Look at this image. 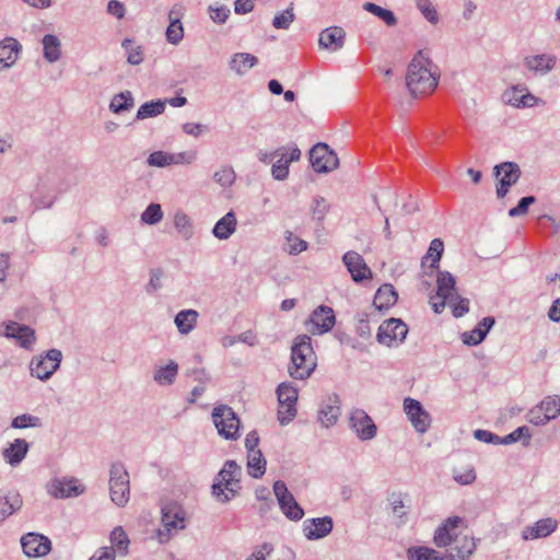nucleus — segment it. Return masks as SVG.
<instances>
[{
  "label": "nucleus",
  "mask_w": 560,
  "mask_h": 560,
  "mask_svg": "<svg viewBox=\"0 0 560 560\" xmlns=\"http://www.w3.org/2000/svg\"><path fill=\"white\" fill-rule=\"evenodd\" d=\"M210 19L215 23H225L230 16V9L225 5L221 7H209Z\"/></svg>",
  "instance_id": "obj_56"
},
{
  "label": "nucleus",
  "mask_w": 560,
  "mask_h": 560,
  "mask_svg": "<svg viewBox=\"0 0 560 560\" xmlns=\"http://www.w3.org/2000/svg\"><path fill=\"white\" fill-rule=\"evenodd\" d=\"M319 46L328 50H338L345 42V31L341 27H328L319 35Z\"/></svg>",
  "instance_id": "obj_30"
},
{
  "label": "nucleus",
  "mask_w": 560,
  "mask_h": 560,
  "mask_svg": "<svg viewBox=\"0 0 560 560\" xmlns=\"http://www.w3.org/2000/svg\"><path fill=\"white\" fill-rule=\"evenodd\" d=\"M502 101L515 108H528L537 105L539 100L528 91L526 85L516 84L503 92Z\"/></svg>",
  "instance_id": "obj_15"
},
{
  "label": "nucleus",
  "mask_w": 560,
  "mask_h": 560,
  "mask_svg": "<svg viewBox=\"0 0 560 560\" xmlns=\"http://www.w3.org/2000/svg\"><path fill=\"white\" fill-rule=\"evenodd\" d=\"M536 202L534 196L524 197L518 201V205L509 210V215L512 218L524 215L528 212L529 206Z\"/></svg>",
  "instance_id": "obj_53"
},
{
  "label": "nucleus",
  "mask_w": 560,
  "mask_h": 560,
  "mask_svg": "<svg viewBox=\"0 0 560 560\" xmlns=\"http://www.w3.org/2000/svg\"><path fill=\"white\" fill-rule=\"evenodd\" d=\"M328 210V203L326 200L322 197H317L314 199V206H313V215L317 220H323L326 212Z\"/></svg>",
  "instance_id": "obj_61"
},
{
  "label": "nucleus",
  "mask_w": 560,
  "mask_h": 560,
  "mask_svg": "<svg viewBox=\"0 0 560 560\" xmlns=\"http://www.w3.org/2000/svg\"><path fill=\"white\" fill-rule=\"evenodd\" d=\"M214 179L222 186H230L235 179V173L231 167H223L215 172Z\"/></svg>",
  "instance_id": "obj_57"
},
{
  "label": "nucleus",
  "mask_w": 560,
  "mask_h": 560,
  "mask_svg": "<svg viewBox=\"0 0 560 560\" xmlns=\"http://www.w3.org/2000/svg\"><path fill=\"white\" fill-rule=\"evenodd\" d=\"M212 419L221 436L226 440L238 438L240 419L231 407L226 405L215 407L212 411Z\"/></svg>",
  "instance_id": "obj_5"
},
{
  "label": "nucleus",
  "mask_w": 560,
  "mask_h": 560,
  "mask_svg": "<svg viewBox=\"0 0 560 560\" xmlns=\"http://www.w3.org/2000/svg\"><path fill=\"white\" fill-rule=\"evenodd\" d=\"M3 328V331H0L1 335L16 339L18 343L25 349H30L35 342V331L26 325L9 322Z\"/></svg>",
  "instance_id": "obj_22"
},
{
  "label": "nucleus",
  "mask_w": 560,
  "mask_h": 560,
  "mask_svg": "<svg viewBox=\"0 0 560 560\" xmlns=\"http://www.w3.org/2000/svg\"><path fill=\"white\" fill-rule=\"evenodd\" d=\"M42 420L38 417L24 413L21 416L15 417L12 420L11 427L15 429H24L28 427H40Z\"/></svg>",
  "instance_id": "obj_51"
},
{
  "label": "nucleus",
  "mask_w": 560,
  "mask_h": 560,
  "mask_svg": "<svg viewBox=\"0 0 560 560\" xmlns=\"http://www.w3.org/2000/svg\"><path fill=\"white\" fill-rule=\"evenodd\" d=\"M247 458L248 474L254 478H260L266 470V460L261 451L247 452Z\"/></svg>",
  "instance_id": "obj_37"
},
{
  "label": "nucleus",
  "mask_w": 560,
  "mask_h": 560,
  "mask_svg": "<svg viewBox=\"0 0 560 560\" xmlns=\"http://www.w3.org/2000/svg\"><path fill=\"white\" fill-rule=\"evenodd\" d=\"M398 295L392 284L382 285L375 293L373 304L382 311L387 310L397 302Z\"/></svg>",
  "instance_id": "obj_33"
},
{
  "label": "nucleus",
  "mask_w": 560,
  "mask_h": 560,
  "mask_svg": "<svg viewBox=\"0 0 560 560\" xmlns=\"http://www.w3.org/2000/svg\"><path fill=\"white\" fill-rule=\"evenodd\" d=\"M198 312L195 310H183L175 316V324L183 335L189 334L196 326Z\"/></svg>",
  "instance_id": "obj_35"
},
{
  "label": "nucleus",
  "mask_w": 560,
  "mask_h": 560,
  "mask_svg": "<svg viewBox=\"0 0 560 560\" xmlns=\"http://www.w3.org/2000/svg\"><path fill=\"white\" fill-rule=\"evenodd\" d=\"M363 9L380 18L387 26H395L397 24V19L392 11L384 9L375 3L365 2L363 4Z\"/></svg>",
  "instance_id": "obj_42"
},
{
  "label": "nucleus",
  "mask_w": 560,
  "mask_h": 560,
  "mask_svg": "<svg viewBox=\"0 0 560 560\" xmlns=\"http://www.w3.org/2000/svg\"><path fill=\"white\" fill-rule=\"evenodd\" d=\"M109 491L112 501L125 506L130 497L129 474L122 464H114L109 472Z\"/></svg>",
  "instance_id": "obj_4"
},
{
  "label": "nucleus",
  "mask_w": 560,
  "mask_h": 560,
  "mask_svg": "<svg viewBox=\"0 0 560 560\" xmlns=\"http://www.w3.org/2000/svg\"><path fill=\"white\" fill-rule=\"evenodd\" d=\"M558 521L547 517L537 521L533 526H528L523 532L524 539L545 538L551 535L558 528Z\"/></svg>",
  "instance_id": "obj_26"
},
{
  "label": "nucleus",
  "mask_w": 560,
  "mask_h": 560,
  "mask_svg": "<svg viewBox=\"0 0 560 560\" xmlns=\"http://www.w3.org/2000/svg\"><path fill=\"white\" fill-rule=\"evenodd\" d=\"M255 0H236L234 11L237 14H246L254 10Z\"/></svg>",
  "instance_id": "obj_63"
},
{
  "label": "nucleus",
  "mask_w": 560,
  "mask_h": 560,
  "mask_svg": "<svg viewBox=\"0 0 560 560\" xmlns=\"http://www.w3.org/2000/svg\"><path fill=\"white\" fill-rule=\"evenodd\" d=\"M20 43L12 38L7 37L0 43V69H5L12 66L20 54Z\"/></svg>",
  "instance_id": "obj_27"
},
{
  "label": "nucleus",
  "mask_w": 560,
  "mask_h": 560,
  "mask_svg": "<svg viewBox=\"0 0 560 560\" xmlns=\"http://www.w3.org/2000/svg\"><path fill=\"white\" fill-rule=\"evenodd\" d=\"M408 332L407 325L397 318L385 320L377 331V340L380 343L392 347L401 342Z\"/></svg>",
  "instance_id": "obj_12"
},
{
  "label": "nucleus",
  "mask_w": 560,
  "mask_h": 560,
  "mask_svg": "<svg viewBox=\"0 0 560 560\" xmlns=\"http://www.w3.org/2000/svg\"><path fill=\"white\" fill-rule=\"evenodd\" d=\"M122 46L127 50V61L130 65H140L143 60V51L140 46L133 47V43L130 39H125Z\"/></svg>",
  "instance_id": "obj_50"
},
{
  "label": "nucleus",
  "mask_w": 560,
  "mask_h": 560,
  "mask_svg": "<svg viewBox=\"0 0 560 560\" xmlns=\"http://www.w3.org/2000/svg\"><path fill=\"white\" fill-rule=\"evenodd\" d=\"M115 550L108 547H102L89 560H115Z\"/></svg>",
  "instance_id": "obj_64"
},
{
  "label": "nucleus",
  "mask_w": 560,
  "mask_h": 560,
  "mask_svg": "<svg viewBox=\"0 0 560 560\" xmlns=\"http://www.w3.org/2000/svg\"><path fill=\"white\" fill-rule=\"evenodd\" d=\"M450 304L453 306V315L455 317H460L469 311V301L458 295L457 299Z\"/></svg>",
  "instance_id": "obj_62"
},
{
  "label": "nucleus",
  "mask_w": 560,
  "mask_h": 560,
  "mask_svg": "<svg viewBox=\"0 0 560 560\" xmlns=\"http://www.w3.org/2000/svg\"><path fill=\"white\" fill-rule=\"evenodd\" d=\"M332 530V520L329 516L311 518L304 522V534L310 540L320 539Z\"/></svg>",
  "instance_id": "obj_24"
},
{
  "label": "nucleus",
  "mask_w": 560,
  "mask_h": 560,
  "mask_svg": "<svg viewBox=\"0 0 560 560\" xmlns=\"http://www.w3.org/2000/svg\"><path fill=\"white\" fill-rule=\"evenodd\" d=\"M279 410L278 419L281 423L291 421L296 415L298 389L290 383H281L277 388Z\"/></svg>",
  "instance_id": "obj_7"
},
{
  "label": "nucleus",
  "mask_w": 560,
  "mask_h": 560,
  "mask_svg": "<svg viewBox=\"0 0 560 560\" xmlns=\"http://www.w3.org/2000/svg\"><path fill=\"white\" fill-rule=\"evenodd\" d=\"M44 57L55 62L60 57V42L55 35H45L43 38Z\"/></svg>",
  "instance_id": "obj_40"
},
{
  "label": "nucleus",
  "mask_w": 560,
  "mask_h": 560,
  "mask_svg": "<svg viewBox=\"0 0 560 560\" xmlns=\"http://www.w3.org/2000/svg\"><path fill=\"white\" fill-rule=\"evenodd\" d=\"M436 293L430 298V303L435 313H441L446 303H453L457 299L455 279L450 272H439L436 279Z\"/></svg>",
  "instance_id": "obj_6"
},
{
  "label": "nucleus",
  "mask_w": 560,
  "mask_h": 560,
  "mask_svg": "<svg viewBox=\"0 0 560 560\" xmlns=\"http://www.w3.org/2000/svg\"><path fill=\"white\" fill-rule=\"evenodd\" d=\"M172 153H167L164 151H155L151 153L148 158V163L151 166L164 167L172 165Z\"/></svg>",
  "instance_id": "obj_52"
},
{
  "label": "nucleus",
  "mask_w": 560,
  "mask_h": 560,
  "mask_svg": "<svg viewBox=\"0 0 560 560\" xmlns=\"http://www.w3.org/2000/svg\"><path fill=\"white\" fill-rule=\"evenodd\" d=\"M522 439H526L527 441L530 439L529 430L527 427H520L510 434L505 435L503 439H499V443L510 444L517 442Z\"/></svg>",
  "instance_id": "obj_55"
},
{
  "label": "nucleus",
  "mask_w": 560,
  "mask_h": 560,
  "mask_svg": "<svg viewBox=\"0 0 560 560\" xmlns=\"http://www.w3.org/2000/svg\"><path fill=\"white\" fill-rule=\"evenodd\" d=\"M28 452V443L23 439H15L2 452L4 460L11 466H18Z\"/></svg>",
  "instance_id": "obj_29"
},
{
  "label": "nucleus",
  "mask_w": 560,
  "mask_h": 560,
  "mask_svg": "<svg viewBox=\"0 0 560 560\" xmlns=\"http://www.w3.org/2000/svg\"><path fill=\"white\" fill-rule=\"evenodd\" d=\"M495 176L499 180L497 195L499 198H503L508 194L509 188L518 180L521 170L516 163L504 162L495 166Z\"/></svg>",
  "instance_id": "obj_17"
},
{
  "label": "nucleus",
  "mask_w": 560,
  "mask_h": 560,
  "mask_svg": "<svg viewBox=\"0 0 560 560\" xmlns=\"http://www.w3.org/2000/svg\"><path fill=\"white\" fill-rule=\"evenodd\" d=\"M22 506V499L19 493H11L0 498V523L7 517L20 510Z\"/></svg>",
  "instance_id": "obj_36"
},
{
  "label": "nucleus",
  "mask_w": 560,
  "mask_h": 560,
  "mask_svg": "<svg viewBox=\"0 0 560 560\" xmlns=\"http://www.w3.org/2000/svg\"><path fill=\"white\" fill-rule=\"evenodd\" d=\"M340 416V408L337 405H326L319 411V420L325 427L335 424Z\"/></svg>",
  "instance_id": "obj_46"
},
{
  "label": "nucleus",
  "mask_w": 560,
  "mask_h": 560,
  "mask_svg": "<svg viewBox=\"0 0 560 560\" xmlns=\"http://www.w3.org/2000/svg\"><path fill=\"white\" fill-rule=\"evenodd\" d=\"M174 226L184 240H189L192 236V224L185 212L177 211L174 214Z\"/></svg>",
  "instance_id": "obj_41"
},
{
  "label": "nucleus",
  "mask_w": 560,
  "mask_h": 560,
  "mask_svg": "<svg viewBox=\"0 0 560 560\" xmlns=\"http://www.w3.org/2000/svg\"><path fill=\"white\" fill-rule=\"evenodd\" d=\"M165 109V103L161 101L149 102L141 105L137 113L138 119H144L162 114Z\"/></svg>",
  "instance_id": "obj_44"
},
{
  "label": "nucleus",
  "mask_w": 560,
  "mask_h": 560,
  "mask_svg": "<svg viewBox=\"0 0 560 560\" xmlns=\"http://www.w3.org/2000/svg\"><path fill=\"white\" fill-rule=\"evenodd\" d=\"M23 551L28 557L46 556L51 549L50 540L39 534L28 533L21 539Z\"/></svg>",
  "instance_id": "obj_21"
},
{
  "label": "nucleus",
  "mask_w": 560,
  "mask_h": 560,
  "mask_svg": "<svg viewBox=\"0 0 560 560\" xmlns=\"http://www.w3.org/2000/svg\"><path fill=\"white\" fill-rule=\"evenodd\" d=\"M486 338L485 332L481 331V328H474L469 332L463 334V341L469 346L479 345Z\"/></svg>",
  "instance_id": "obj_58"
},
{
  "label": "nucleus",
  "mask_w": 560,
  "mask_h": 560,
  "mask_svg": "<svg viewBox=\"0 0 560 560\" xmlns=\"http://www.w3.org/2000/svg\"><path fill=\"white\" fill-rule=\"evenodd\" d=\"M49 492L56 498H67L82 493L83 488L75 479L54 480L49 487Z\"/></svg>",
  "instance_id": "obj_28"
},
{
  "label": "nucleus",
  "mask_w": 560,
  "mask_h": 560,
  "mask_svg": "<svg viewBox=\"0 0 560 560\" xmlns=\"http://www.w3.org/2000/svg\"><path fill=\"white\" fill-rule=\"evenodd\" d=\"M162 523L167 533L185 527V512L177 504H167L162 509Z\"/></svg>",
  "instance_id": "obj_23"
},
{
  "label": "nucleus",
  "mask_w": 560,
  "mask_h": 560,
  "mask_svg": "<svg viewBox=\"0 0 560 560\" xmlns=\"http://www.w3.org/2000/svg\"><path fill=\"white\" fill-rule=\"evenodd\" d=\"M178 366L171 362L155 372L154 380L160 384H172L177 375Z\"/></svg>",
  "instance_id": "obj_45"
},
{
  "label": "nucleus",
  "mask_w": 560,
  "mask_h": 560,
  "mask_svg": "<svg viewBox=\"0 0 560 560\" xmlns=\"http://www.w3.org/2000/svg\"><path fill=\"white\" fill-rule=\"evenodd\" d=\"M163 218V212L159 203H151L141 214V220L147 224H156Z\"/></svg>",
  "instance_id": "obj_49"
},
{
  "label": "nucleus",
  "mask_w": 560,
  "mask_h": 560,
  "mask_svg": "<svg viewBox=\"0 0 560 560\" xmlns=\"http://www.w3.org/2000/svg\"><path fill=\"white\" fill-rule=\"evenodd\" d=\"M418 7L429 22H431V23L438 22V20H439L438 12H436L435 8L429 1L421 0L418 3Z\"/></svg>",
  "instance_id": "obj_59"
},
{
  "label": "nucleus",
  "mask_w": 560,
  "mask_h": 560,
  "mask_svg": "<svg viewBox=\"0 0 560 560\" xmlns=\"http://www.w3.org/2000/svg\"><path fill=\"white\" fill-rule=\"evenodd\" d=\"M444 250V244L440 238H434L428 249L425 259L431 260L430 266L436 268Z\"/></svg>",
  "instance_id": "obj_47"
},
{
  "label": "nucleus",
  "mask_w": 560,
  "mask_h": 560,
  "mask_svg": "<svg viewBox=\"0 0 560 560\" xmlns=\"http://www.w3.org/2000/svg\"><path fill=\"white\" fill-rule=\"evenodd\" d=\"M335 322L332 308L322 305L312 312L310 319L306 322V327L311 334L322 335L331 330Z\"/></svg>",
  "instance_id": "obj_14"
},
{
  "label": "nucleus",
  "mask_w": 560,
  "mask_h": 560,
  "mask_svg": "<svg viewBox=\"0 0 560 560\" xmlns=\"http://www.w3.org/2000/svg\"><path fill=\"white\" fill-rule=\"evenodd\" d=\"M197 158L196 151H186L179 153H172L173 164H191Z\"/></svg>",
  "instance_id": "obj_60"
},
{
  "label": "nucleus",
  "mask_w": 560,
  "mask_h": 560,
  "mask_svg": "<svg viewBox=\"0 0 560 560\" xmlns=\"http://www.w3.org/2000/svg\"><path fill=\"white\" fill-rule=\"evenodd\" d=\"M350 427L362 441L371 440L376 435V425L363 409H354L350 415Z\"/></svg>",
  "instance_id": "obj_19"
},
{
  "label": "nucleus",
  "mask_w": 560,
  "mask_h": 560,
  "mask_svg": "<svg viewBox=\"0 0 560 560\" xmlns=\"http://www.w3.org/2000/svg\"><path fill=\"white\" fill-rule=\"evenodd\" d=\"M273 492L277 497L281 511L288 518L292 521H300L303 517V509L295 501L283 481L278 480L275 482Z\"/></svg>",
  "instance_id": "obj_11"
},
{
  "label": "nucleus",
  "mask_w": 560,
  "mask_h": 560,
  "mask_svg": "<svg viewBox=\"0 0 560 560\" xmlns=\"http://www.w3.org/2000/svg\"><path fill=\"white\" fill-rule=\"evenodd\" d=\"M556 56L542 54L525 57L524 65L532 71L546 73L556 66Z\"/></svg>",
  "instance_id": "obj_31"
},
{
  "label": "nucleus",
  "mask_w": 560,
  "mask_h": 560,
  "mask_svg": "<svg viewBox=\"0 0 560 560\" xmlns=\"http://www.w3.org/2000/svg\"><path fill=\"white\" fill-rule=\"evenodd\" d=\"M448 560H469L476 550V541L467 535L459 536L451 545Z\"/></svg>",
  "instance_id": "obj_25"
},
{
  "label": "nucleus",
  "mask_w": 560,
  "mask_h": 560,
  "mask_svg": "<svg viewBox=\"0 0 560 560\" xmlns=\"http://www.w3.org/2000/svg\"><path fill=\"white\" fill-rule=\"evenodd\" d=\"M258 62V59L247 52H238L232 57L230 62L231 68L238 74H243L253 68Z\"/></svg>",
  "instance_id": "obj_38"
},
{
  "label": "nucleus",
  "mask_w": 560,
  "mask_h": 560,
  "mask_svg": "<svg viewBox=\"0 0 560 560\" xmlns=\"http://www.w3.org/2000/svg\"><path fill=\"white\" fill-rule=\"evenodd\" d=\"M560 415V396H548L540 405L530 410V422L536 425L546 424L551 419L557 418Z\"/></svg>",
  "instance_id": "obj_16"
},
{
  "label": "nucleus",
  "mask_w": 560,
  "mask_h": 560,
  "mask_svg": "<svg viewBox=\"0 0 560 560\" xmlns=\"http://www.w3.org/2000/svg\"><path fill=\"white\" fill-rule=\"evenodd\" d=\"M112 549L115 550V555L119 553L126 556L128 553L129 539L121 526H117L110 533Z\"/></svg>",
  "instance_id": "obj_39"
},
{
  "label": "nucleus",
  "mask_w": 560,
  "mask_h": 560,
  "mask_svg": "<svg viewBox=\"0 0 560 560\" xmlns=\"http://www.w3.org/2000/svg\"><path fill=\"white\" fill-rule=\"evenodd\" d=\"M133 106V98L129 91L115 95L110 102V109L114 113L128 110Z\"/></svg>",
  "instance_id": "obj_43"
},
{
  "label": "nucleus",
  "mask_w": 560,
  "mask_h": 560,
  "mask_svg": "<svg viewBox=\"0 0 560 560\" xmlns=\"http://www.w3.org/2000/svg\"><path fill=\"white\" fill-rule=\"evenodd\" d=\"M240 476L241 467L234 460H228L212 486V494L221 502L231 500L241 488Z\"/></svg>",
  "instance_id": "obj_3"
},
{
  "label": "nucleus",
  "mask_w": 560,
  "mask_h": 560,
  "mask_svg": "<svg viewBox=\"0 0 560 560\" xmlns=\"http://www.w3.org/2000/svg\"><path fill=\"white\" fill-rule=\"evenodd\" d=\"M312 167L317 173H328L339 165L337 154L326 143H317L310 151Z\"/></svg>",
  "instance_id": "obj_9"
},
{
  "label": "nucleus",
  "mask_w": 560,
  "mask_h": 560,
  "mask_svg": "<svg viewBox=\"0 0 560 560\" xmlns=\"http://www.w3.org/2000/svg\"><path fill=\"white\" fill-rule=\"evenodd\" d=\"M170 25L166 28V39L173 45H177L184 37V28L179 20V12L172 9L168 14Z\"/></svg>",
  "instance_id": "obj_34"
},
{
  "label": "nucleus",
  "mask_w": 560,
  "mask_h": 560,
  "mask_svg": "<svg viewBox=\"0 0 560 560\" xmlns=\"http://www.w3.org/2000/svg\"><path fill=\"white\" fill-rule=\"evenodd\" d=\"M463 518L452 516L446 518L436 529L433 536V542L436 547L443 548L451 546L459 537L458 527L463 524Z\"/></svg>",
  "instance_id": "obj_18"
},
{
  "label": "nucleus",
  "mask_w": 560,
  "mask_h": 560,
  "mask_svg": "<svg viewBox=\"0 0 560 560\" xmlns=\"http://www.w3.org/2000/svg\"><path fill=\"white\" fill-rule=\"evenodd\" d=\"M293 20H294L293 9L289 8L287 10H284L282 13L275 16V19L272 21V25L276 28L287 30V28H289V26L293 22Z\"/></svg>",
  "instance_id": "obj_54"
},
{
  "label": "nucleus",
  "mask_w": 560,
  "mask_h": 560,
  "mask_svg": "<svg viewBox=\"0 0 560 560\" xmlns=\"http://www.w3.org/2000/svg\"><path fill=\"white\" fill-rule=\"evenodd\" d=\"M62 354L57 349H51L45 355L33 358L30 370L33 376L44 381L48 380L59 368Z\"/></svg>",
  "instance_id": "obj_8"
},
{
  "label": "nucleus",
  "mask_w": 560,
  "mask_h": 560,
  "mask_svg": "<svg viewBox=\"0 0 560 560\" xmlns=\"http://www.w3.org/2000/svg\"><path fill=\"white\" fill-rule=\"evenodd\" d=\"M236 215L233 211L221 218L213 228V235L219 240H228L236 230Z\"/></svg>",
  "instance_id": "obj_32"
},
{
  "label": "nucleus",
  "mask_w": 560,
  "mask_h": 560,
  "mask_svg": "<svg viewBox=\"0 0 560 560\" xmlns=\"http://www.w3.org/2000/svg\"><path fill=\"white\" fill-rule=\"evenodd\" d=\"M436 551L429 547L409 548L407 556L409 560H438Z\"/></svg>",
  "instance_id": "obj_48"
},
{
  "label": "nucleus",
  "mask_w": 560,
  "mask_h": 560,
  "mask_svg": "<svg viewBox=\"0 0 560 560\" xmlns=\"http://www.w3.org/2000/svg\"><path fill=\"white\" fill-rule=\"evenodd\" d=\"M272 158L278 159L271 168L272 177L277 180H283L289 175L290 163L300 160L301 151L296 145L280 147L272 152Z\"/></svg>",
  "instance_id": "obj_10"
},
{
  "label": "nucleus",
  "mask_w": 560,
  "mask_h": 560,
  "mask_svg": "<svg viewBox=\"0 0 560 560\" xmlns=\"http://www.w3.org/2000/svg\"><path fill=\"white\" fill-rule=\"evenodd\" d=\"M404 411L417 432L425 433L431 427V416L420 401L410 397L405 398Z\"/></svg>",
  "instance_id": "obj_13"
},
{
  "label": "nucleus",
  "mask_w": 560,
  "mask_h": 560,
  "mask_svg": "<svg viewBox=\"0 0 560 560\" xmlns=\"http://www.w3.org/2000/svg\"><path fill=\"white\" fill-rule=\"evenodd\" d=\"M316 368V354L307 335L298 336L291 349L289 374L295 380H306Z\"/></svg>",
  "instance_id": "obj_2"
},
{
  "label": "nucleus",
  "mask_w": 560,
  "mask_h": 560,
  "mask_svg": "<svg viewBox=\"0 0 560 560\" xmlns=\"http://www.w3.org/2000/svg\"><path fill=\"white\" fill-rule=\"evenodd\" d=\"M440 70L429 58L428 52L419 50L410 61L406 84L413 96H428L438 88Z\"/></svg>",
  "instance_id": "obj_1"
},
{
  "label": "nucleus",
  "mask_w": 560,
  "mask_h": 560,
  "mask_svg": "<svg viewBox=\"0 0 560 560\" xmlns=\"http://www.w3.org/2000/svg\"><path fill=\"white\" fill-rule=\"evenodd\" d=\"M342 261L355 282L372 278L371 269L359 253L353 250L347 252L342 257Z\"/></svg>",
  "instance_id": "obj_20"
}]
</instances>
